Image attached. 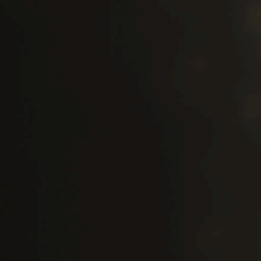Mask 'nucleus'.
<instances>
[{
	"label": "nucleus",
	"mask_w": 261,
	"mask_h": 261,
	"mask_svg": "<svg viewBox=\"0 0 261 261\" xmlns=\"http://www.w3.org/2000/svg\"><path fill=\"white\" fill-rule=\"evenodd\" d=\"M11 2L12 3H13V4L14 5H16L17 3V2L16 1V0H11Z\"/></svg>",
	"instance_id": "f257e3e1"
},
{
	"label": "nucleus",
	"mask_w": 261,
	"mask_h": 261,
	"mask_svg": "<svg viewBox=\"0 0 261 261\" xmlns=\"http://www.w3.org/2000/svg\"><path fill=\"white\" fill-rule=\"evenodd\" d=\"M13 248H14V249L15 250H16V246H15V245H14V246H13Z\"/></svg>",
	"instance_id": "f03ea898"
},
{
	"label": "nucleus",
	"mask_w": 261,
	"mask_h": 261,
	"mask_svg": "<svg viewBox=\"0 0 261 261\" xmlns=\"http://www.w3.org/2000/svg\"><path fill=\"white\" fill-rule=\"evenodd\" d=\"M14 237H16V234L14 233Z\"/></svg>",
	"instance_id": "7ed1b4c3"
}]
</instances>
